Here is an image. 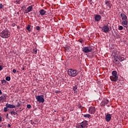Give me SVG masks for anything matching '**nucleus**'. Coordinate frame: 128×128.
<instances>
[{
	"instance_id": "obj_1",
	"label": "nucleus",
	"mask_w": 128,
	"mask_h": 128,
	"mask_svg": "<svg viewBox=\"0 0 128 128\" xmlns=\"http://www.w3.org/2000/svg\"><path fill=\"white\" fill-rule=\"evenodd\" d=\"M0 36L3 38H8L10 36V34L8 30H5L0 34Z\"/></svg>"
},
{
	"instance_id": "obj_2",
	"label": "nucleus",
	"mask_w": 128,
	"mask_h": 128,
	"mask_svg": "<svg viewBox=\"0 0 128 128\" xmlns=\"http://www.w3.org/2000/svg\"><path fill=\"white\" fill-rule=\"evenodd\" d=\"M120 16L123 20L122 24H124L125 28H128V17L126 16V15L124 14H120Z\"/></svg>"
},
{
	"instance_id": "obj_3",
	"label": "nucleus",
	"mask_w": 128,
	"mask_h": 128,
	"mask_svg": "<svg viewBox=\"0 0 128 128\" xmlns=\"http://www.w3.org/2000/svg\"><path fill=\"white\" fill-rule=\"evenodd\" d=\"M118 72L116 71H113L112 72V76H110L111 80L112 82H117L118 79V77L117 76Z\"/></svg>"
},
{
	"instance_id": "obj_4",
	"label": "nucleus",
	"mask_w": 128,
	"mask_h": 128,
	"mask_svg": "<svg viewBox=\"0 0 128 128\" xmlns=\"http://www.w3.org/2000/svg\"><path fill=\"white\" fill-rule=\"evenodd\" d=\"M68 74L70 76H78V71L72 69H69Z\"/></svg>"
},
{
	"instance_id": "obj_5",
	"label": "nucleus",
	"mask_w": 128,
	"mask_h": 128,
	"mask_svg": "<svg viewBox=\"0 0 128 128\" xmlns=\"http://www.w3.org/2000/svg\"><path fill=\"white\" fill-rule=\"evenodd\" d=\"M92 50V46H90L88 47H84L82 48V52H85V54H88V52H90Z\"/></svg>"
},
{
	"instance_id": "obj_6",
	"label": "nucleus",
	"mask_w": 128,
	"mask_h": 128,
	"mask_svg": "<svg viewBox=\"0 0 128 128\" xmlns=\"http://www.w3.org/2000/svg\"><path fill=\"white\" fill-rule=\"evenodd\" d=\"M36 100L38 102H44V98L42 95L36 96Z\"/></svg>"
},
{
	"instance_id": "obj_7",
	"label": "nucleus",
	"mask_w": 128,
	"mask_h": 128,
	"mask_svg": "<svg viewBox=\"0 0 128 128\" xmlns=\"http://www.w3.org/2000/svg\"><path fill=\"white\" fill-rule=\"evenodd\" d=\"M102 30L104 32H105L106 34L110 30V28H108V26H104L102 28Z\"/></svg>"
},
{
	"instance_id": "obj_8",
	"label": "nucleus",
	"mask_w": 128,
	"mask_h": 128,
	"mask_svg": "<svg viewBox=\"0 0 128 128\" xmlns=\"http://www.w3.org/2000/svg\"><path fill=\"white\" fill-rule=\"evenodd\" d=\"M89 112L92 114H94L96 112V108L94 106H91L89 108Z\"/></svg>"
},
{
	"instance_id": "obj_9",
	"label": "nucleus",
	"mask_w": 128,
	"mask_h": 128,
	"mask_svg": "<svg viewBox=\"0 0 128 128\" xmlns=\"http://www.w3.org/2000/svg\"><path fill=\"white\" fill-rule=\"evenodd\" d=\"M81 124L80 126L82 128H88V121H84Z\"/></svg>"
},
{
	"instance_id": "obj_10",
	"label": "nucleus",
	"mask_w": 128,
	"mask_h": 128,
	"mask_svg": "<svg viewBox=\"0 0 128 128\" xmlns=\"http://www.w3.org/2000/svg\"><path fill=\"white\" fill-rule=\"evenodd\" d=\"M6 106L8 108H16V106L8 104V103L6 104Z\"/></svg>"
},
{
	"instance_id": "obj_11",
	"label": "nucleus",
	"mask_w": 128,
	"mask_h": 128,
	"mask_svg": "<svg viewBox=\"0 0 128 128\" xmlns=\"http://www.w3.org/2000/svg\"><path fill=\"white\" fill-rule=\"evenodd\" d=\"M112 118V116H110V114H108L106 116V122H110Z\"/></svg>"
},
{
	"instance_id": "obj_12",
	"label": "nucleus",
	"mask_w": 128,
	"mask_h": 128,
	"mask_svg": "<svg viewBox=\"0 0 128 128\" xmlns=\"http://www.w3.org/2000/svg\"><path fill=\"white\" fill-rule=\"evenodd\" d=\"M40 14L41 16H44L46 14V11L44 10V9H42L40 11Z\"/></svg>"
},
{
	"instance_id": "obj_13",
	"label": "nucleus",
	"mask_w": 128,
	"mask_h": 128,
	"mask_svg": "<svg viewBox=\"0 0 128 128\" xmlns=\"http://www.w3.org/2000/svg\"><path fill=\"white\" fill-rule=\"evenodd\" d=\"M94 18L96 22H100V19L102 18V17L100 16V15H96L94 17Z\"/></svg>"
},
{
	"instance_id": "obj_14",
	"label": "nucleus",
	"mask_w": 128,
	"mask_h": 128,
	"mask_svg": "<svg viewBox=\"0 0 128 128\" xmlns=\"http://www.w3.org/2000/svg\"><path fill=\"white\" fill-rule=\"evenodd\" d=\"M108 102H109L108 100L106 99H104L103 100V102H102V105L106 106V104H108Z\"/></svg>"
},
{
	"instance_id": "obj_15",
	"label": "nucleus",
	"mask_w": 128,
	"mask_h": 128,
	"mask_svg": "<svg viewBox=\"0 0 128 128\" xmlns=\"http://www.w3.org/2000/svg\"><path fill=\"white\" fill-rule=\"evenodd\" d=\"M118 58L120 62H122V60H124V57L122 56H118Z\"/></svg>"
},
{
	"instance_id": "obj_16",
	"label": "nucleus",
	"mask_w": 128,
	"mask_h": 128,
	"mask_svg": "<svg viewBox=\"0 0 128 128\" xmlns=\"http://www.w3.org/2000/svg\"><path fill=\"white\" fill-rule=\"evenodd\" d=\"M106 4L107 6H108V8H110L111 7V5H110V2H108V1H106Z\"/></svg>"
},
{
	"instance_id": "obj_17",
	"label": "nucleus",
	"mask_w": 128,
	"mask_h": 128,
	"mask_svg": "<svg viewBox=\"0 0 128 128\" xmlns=\"http://www.w3.org/2000/svg\"><path fill=\"white\" fill-rule=\"evenodd\" d=\"M6 100V96H1L0 97V100L2 102V100Z\"/></svg>"
},
{
	"instance_id": "obj_18",
	"label": "nucleus",
	"mask_w": 128,
	"mask_h": 128,
	"mask_svg": "<svg viewBox=\"0 0 128 128\" xmlns=\"http://www.w3.org/2000/svg\"><path fill=\"white\" fill-rule=\"evenodd\" d=\"M32 6H29L28 8H27V10H28V12H32Z\"/></svg>"
},
{
	"instance_id": "obj_19",
	"label": "nucleus",
	"mask_w": 128,
	"mask_h": 128,
	"mask_svg": "<svg viewBox=\"0 0 128 128\" xmlns=\"http://www.w3.org/2000/svg\"><path fill=\"white\" fill-rule=\"evenodd\" d=\"M84 118H90V114H84Z\"/></svg>"
},
{
	"instance_id": "obj_20",
	"label": "nucleus",
	"mask_w": 128,
	"mask_h": 128,
	"mask_svg": "<svg viewBox=\"0 0 128 128\" xmlns=\"http://www.w3.org/2000/svg\"><path fill=\"white\" fill-rule=\"evenodd\" d=\"M2 84H3L4 86V84H6V80H2Z\"/></svg>"
},
{
	"instance_id": "obj_21",
	"label": "nucleus",
	"mask_w": 128,
	"mask_h": 128,
	"mask_svg": "<svg viewBox=\"0 0 128 128\" xmlns=\"http://www.w3.org/2000/svg\"><path fill=\"white\" fill-rule=\"evenodd\" d=\"M10 114H14V116H18V113H16L15 112H11Z\"/></svg>"
},
{
	"instance_id": "obj_22",
	"label": "nucleus",
	"mask_w": 128,
	"mask_h": 128,
	"mask_svg": "<svg viewBox=\"0 0 128 128\" xmlns=\"http://www.w3.org/2000/svg\"><path fill=\"white\" fill-rule=\"evenodd\" d=\"M26 30H28V31L30 32V25H28L26 27Z\"/></svg>"
},
{
	"instance_id": "obj_23",
	"label": "nucleus",
	"mask_w": 128,
	"mask_h": 128,
	"mask_svg": "<svg viewBox=\"0 0 128 128\" xmlns=\"http://www.w3.org/2000/svg\"><path fill=\"white\" fill-rule=\"evenodd\" d=\"M113 62L114 64H118V60H116V58H114L113 61Z\"/></svg>"
},
{
	"instance_id": "obj_24",
	"label": "nucleus",
	"mask_w": 128,
	"mask_h": 128,
	"mask_svg": "<svg viewBox=\"0 0 128 128\" xmlns=\"http://www.w3.org/2000/svg\"><path fill=\"white\" fill-rule=\"evenodd\" d=\"M6 80H8V82H10V76H7L6 78Z\"/></svg>"
},
{
	"instance_id": "obj_25",
	"label": "nucleus",
	"mask_w": 128,
	"mask_h": 128,
	"mask_svg": "<svg viewBox=\"0 0 128 128\" xmlns=\"http://www.w3.org/2000/svg\"><path fill=\"white\" fill-rule=\"evenodd\" d=\"M77 89H78V86H74L73 90H74V92H76V90Z\"/></svg>"
},
{
	"instance_id": "obj_26",
	"label": "nucleus",
	"mask_w": 128,
	"mask_h": 128,
	"mask_svg": "<svg viewBox=\"0 0 128 128\" xmlns=\"http://www.w3.org/2000/svg\"><path fill=\"white\" fill-rule=\"evenodd\" d=\"M118 30H124V27H122V26H120L119 28H118Z\"/></svg>"
},
{
	"instance_id": "obj_27",
	"label": "nucleus",
	"mask_w": 128,
	"mask_h": 128,
	"mask_svg": "<svg viewBox=\"0 0 128 128\" xmlns=\"http://www.w3.org/2000/svg\"><path fill=\"white\" fill-rule=\"evenodd\" d=\"M16 106L17 108H18L19 106H20V102H18L17 104H16Z\"/></svg>"
},
{
	"instance_id": "obj_28",
	"label": "nucleus",
	"mask_w": 128,
	"mask_h": 128,
	"mask_svg": "<svg viewBox=\"0 0 128 128\" xmlns=\"http://www.w3.org/2000/svg\"><path fill=\"white\" fill-rule=\"evenodd\" d=\"M36 30H40V27L39 26H37L36 27Z\"/></svg>"
},
{
	"instance_id": "obj_29",
	"label": "nucleus",
	"mask_w": 128,
	"mask_h": 128,
	"mask_svg": "<svg viewBox=\"0 0 128 128\" xmlns=\"http://www.w3.org/2000/svg\"><path fill=\"white\" fill-rule=\"evenodd\" d=\"M8 108H7L6 106L4 108V112H8Z\"/></svg>"
},
{
	"instance_id": "obj_30",
	"label": "nucleus",
	"mask_w": 128,
	"mask_h": 128,
	"mask_svg": "<svg viewBox=\"0 0 128 128\" xmlns=\"http://www.w3.org/2000/svg\"><path fill=\"white\" fill-rule=\"evenodd\" d=\"M32 108V106L30 104H28L27 105V108Z\"/></svg>"
},
{
	"instance_id": "obj_31",
	"label": "nucleus",
	"mask_w": 128,
	"mask_h": 128,
	"mask_svg": "<svg viewBox=\"0 0 128 128\" xmlns=\"http://www.w3.org/2000/svg\"><path fill=\"white\" fill-rule=\"evenodd\" d=\"M12 72H14V74H16V69H14L12 70Z\"/></svg>"
},
{
	"instance_id": "obj_32",
	"label": "nucleus",
	"mask_w": 128,
	"mask_h": 128,
	"mask_svg": "<svg viewBox=\"0 0 128 128\" xmlns=\"http://www.w3.org/2000/svg\"><path fill=\"white\" fill-rule=\"evenodd\" d=\"M3 7H4V6L2 5V4H0V9L2 8Z\"/></svg>"
},
{
	"instance_id": "obj_33",
	"label": "nucleus",
	"mask_w": 128,
	"mask_h": 128,
	"mask_svg": "<svg viewBox=\"0 0 128 128\" xmlns=\"http://www.w3.org/2000/svg\"><path fill=\"white\" fill-rule=\"evenodd\" d=\"M28 12H28V11L27 10V9H26V10H25V11H24V13H25V14H28Z\"/></svg>"
},
{
	"instance_id": "obj_34",
	"label": "nucleus",
	"mask_w": 128,
	"mask_h": 128,
	"mask_svg": "<svg viewBox=\"0 0 128 128\" xmlns=\"http://www.w3.org/2000/svg\"><path fill=\"white\" fill-rule=\"evenodd\" d=\"M2 70V67L0 65V70Z\"/></svg>"
},
{
	"instance_id": "obj_35",
	"label": "nucleus",
	"mask_w": 128,
	"mask_h": 128,
	"mask_svg": "<svg viewBox=\"0 0 128 128\" xmlns=\"http://www.w3.org/2000/svg\"><path fill=\"white\" fill-rule=\"evenodd\" d=\"M12 126V125L8 124V128H10Z\"/></svg>"
},
{
	"instance_id": "obj_36",
	"label": "nucleus",
	"mask_w": 128,
	"mask_h": 128,
	"mask_svg": "<svg viewBox=\"0 0 128 128\" xmlns=\"http://www.w3.org/2000/svg\"><path fill=\"white\" fill-rule=\"evenodd\" d=\"M8 114H7V115H6V118H8Z\"/></svg>"
},
{
	"instance_id": "obj_37",
	"label": "nucleus",
	"mask_w": 128,
	"mask_h": 128,
	"mask_svg": "<svg viewBox=\"0 0 128 128\" xmlns=\"http://www.w3.org/2000/svg\"><path fill=\"white\" fill-rule=\"evenodd\" d=\"M0 94H2V90H0Z\"/></svg>"
},
{
	"instance_id": "obj_38",
	"label": "nucleus",
	"mask_w": 128,
	"mask_h": 128,
	"mask_svg": "<svg viewBox=\"0 0 128 128\" xmlns=\"http://www.w3.org/2000/svg\"><path fill=\"white\" fill-rule=\"evenodd\" d=\"M56 94L60 93V91H57V92H56Z\"/></svg>"
},
{
	"instance_id": "obj_39",
	"label": "nucleus",
	"mask_w": 128,
	"mask_h": 128,
	"mask_svg": "<svg viewBox=\"0 0 128 128\" xmlns=\"http://www.w3.org/2000/svg\"><path fill=\"white\" fill-rule=\"evenodd\" d=\"M2 122V117L0 116V122Z\"/></svg>"
},
{
	"instance_id": "obj_40",
	"label": "nucleus",
	"mask_w": 128,
	"mask_h": 128,
	"mask_svg": "<svg viewBox=\"0 0 128 128\" xmlns=\"http://www.w3.org/2000/svg\"><path fill=\"white\" fill-rule=\"evenodd\" d=\"M12 26H16V24H13Z\"/></svg>"
},
{
	"instance_id": "obj_41",
	"label": "nucleus",
	"mask_w": 128,
	"mask_h": 128,
	"mask_svg": "<svg viewBox=\"0 0 128 128\" xmlns=\"http://www.w3.org/2000/svg\"><path fill=\"white\" fill-rule=\"evenodd\" d=\"M36 52H37L36 50H35L34 52V54H36Z\"/></svg>"
},
{
	"instance_id": "obj_42",
	"label": "nucleus",
	"mask_w": 128,
	"mask_h": 128,
	"mask_svg": "<svg viewBox=\"0 0 128 128\" xmlns=\"http://www.w3.org/2000/svg\"><path fill=\"white\" fill-rule=\"evenodd\" d=\"M17 14H20V12H17Z\"/></svg>"
},
{
	"instance_id": "obj_43",
	"label": "nucleus",
	"mask_w": 128,
	"mask_h": 128,
	"mask_svg": "<svg viewBox=\"0 0 128 128\" xmlns=\"http://www.w3.org/2000/svg\"><path fill=\"white\" fill-rule=\"evenodd\" d=\"M80 42L81 44H82V41H80Z\"/></svg>"
},
{
	"instance_id": "obj_44",
	"label": "nucleus",
	"mask_w": 128,
	"mask_h": 128,
	"mask_svg": "<svg viewBox=\"0 0 128 128\" xmlns=\"http://www.w3.org/2000/svg\"><path fill=\"white\" fill-rule=\"evenodd\" d=\"M22 8H24V6H22Z\"/></svg>"
},
{
	"instance_id": "obj_45",
	"label": "nucleus",
	"mask_w": 128,
	"mask_h": 128,
	"mask_svg": "<svg viewBox=\"0 0 128 128\" xmlns=\"http://www.w3.org/2000/svg\"><path fill=\"white\" fill-rule=\"evenodd\" d=\"M22 70H24V68H22Z\"/></svg>"
},
{
	"instance_id": "obj_46",
	"label": "nucleus",
	"mask_w": 128,
	"mask_h": 128,
	"mask_svg": "<svg viewBox=\"0 0 128 128\" xmlns=\"http://www.w3.org/2000/svg\"><path fill=\"white\" fill-rule=\"evenodd\" d=\"M0 128H2V126H0Z\"/></svg>"
},
{
	"instance_id": "obj_47",
	"label": "nucleus",
	"mask_w": 128,
	"mask_h": 128,
	"mask_svg": "<svg viewBox=\"0 0 128 128\" xmlns=\"http://www.w3.org/2000/svg\"><path fill=\"white\" fill-rule=\"evenodd\" d=\"M32 124H34V122H32Z\"/></svg>"
},
{
	"instance_id": "obj_48",
	"label": "nucleus",
	"mask_w": 128,
	"mask_h": 128,
	"mask_svg": "<svg viewBox=\"0 0 128 128\" xmlns=\"http://www.w3.org/2000/svg\"><path fill=\"white\" fill-rule=\"evenodd\" d=\"M100 28H102L100 27Z\"/></svg>"
}]
</instances>
